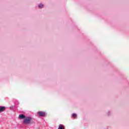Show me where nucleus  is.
Instances as JSON below:
<instances>
[{
    "instance_id": "20e7f679",
    "label": "nucleus",
    "mask_w": 129,
    "mask_h": 129,
    "mask_svg": "<svg viewBox=\"0 0 129 129\" xmlns=\"http://www.w3.org/2000/svg\"><path fill=\"white\" fill-rule=\"evenodd\" d=\"M44 7V4L40 3V4H39L38 5V7L39 8V9H43Z\"/></svg>"
},
{
    "instance_id": "7ed1b4c3",
    "label": "nucleus",
    "mask_w": 129,
    "mask_h": 129,
    "mask_svg": "<svg viewBox=\"0 0 129 129\" xmlns=\"http://www.w3.org/2000/svg\"><path fill=\"white\" fill-rule=\"evenodd\" d=\"M6 107L3 106H0V113L4 112L6 110Z\"/></svg>"
},
{
    "instance_id": "f257e3e1",
    "label": "nucleus",
    "mask_w": 129,
    "mask_h": 129,
    "mask_svg": "<svg viewBox=\"0 0 129 129\" xmlns=\"http://www.w3.org/2000/svg\"><path fill=\"white\" fill-rule=\"evenodd\" d=\"M32 120V118L31 117H26V116H25L24 120H23V123L26 124H30Z\"/></svg>"
},
{
    "instance_id": "6e6552de",
    "label": "nucleus",
    "mask_w": 129,
    "mask_h": 129,
    "mask_svg": "<svg viewBox=\"0 0 129 129\" xmlns=\"http://www.w3.org/2000/svg\"><path fill=\"white\" fill-rule=\"evenodd\" d=\"M58 129H65V128H64L63 125H62V124H60L59 125Z\"/></svg>"
},
{
    "instance_id": "423d86ee",
    "label": "nucleus",
    "mask_w": 129,
    "mask_h": 129,
    "mask_svg": "<svg viewBox=\"0 0 129 129\" xmlns=\"http://www.w3.org/2000/svg\"><path fill=\"white\" fill-rule=\"evenodd\" d=\"M72 117L73 118H74L75 119H77V117H78V115H77V114L75 113H73L72 115Z\"/></svg>"
},
{
    "instance_id": "f03ea898",
    "label": "nucleus",
    "mask_w": 129,
    "mask_h": 129,
    "mask_svg": "<svg viewBox=\"0 0 129 129\" xmlns=\"http://www.w3.org/2000/svg\"><path fill=\"white\" fill-rule=\"evenodd\" d=\"M37 114L40 117H45L47 115V113H46V112H42V111L38 112Z\"/></svg>"
},
{
    "instance_id": "39448f33",
    "label": "nucleus",
    "mask_w": 129,
    "mask_h": 129,
    "mask_svg": "<svg viewBox=\"0 0 129 129\" xmlns=\"http://www.w3.org/2000/svg\"><path fill=\"white\" fill-rule=\"evenodd\" d=\"M19 118L20 119H24V120H25V116L23 114H20L19 116Z\"/></svg>"
},
{
    "instance_id": "0eeeda50",
    "label": "nucleus",
    "mask_w": 129,
    "mask_h": 129,
    "mask_svg": "<svg viewBox=\"0 0 129 129\" xmlns=\"http://www.w3.org/2000/svg\"><path fill=\"white\" fill-rule=\"evenodd\" d=\"M112 111H108V112H107L106 114L107 115V116H110L111 115H112Z\"/></svg>"
},
{
    "instance_id": "1a4fd4ad",
    "label": "nucleus",
    "mask_w": 129,
    "mask_h": 129,
    "mask_svg": "<svg viewBox=\"0 0 129 129\" xmlns=\"http://www.w3.org/2000/svg\"><path fill=\"white\" fill-rule=\"evenodd\" d=\"M13 107H10V109H13Z\"/></svg>"
}]
</instances>
